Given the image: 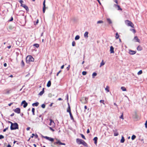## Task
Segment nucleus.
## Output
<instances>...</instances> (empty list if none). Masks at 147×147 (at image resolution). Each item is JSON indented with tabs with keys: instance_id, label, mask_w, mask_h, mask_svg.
I'll return each mask as SVG.
<instances>
[{
	"instance_id": "obj_1",
	"label": "nucleus",
	"mask_w": 147,
	"mask_h": 147,
	"mask_svg": "<svg viewBox=\"0 0 147 147\" xmlns=\"http://www.w3.org/2000/svg\"><path fill=\"white\" fill-rule=\"evenodd\" d=\"M18 128V125L17 123H15L11 124L10 126L11 130H15Z\"/></svg>"
},
{
	"instance_id": "obj_2",
	"label": "nucleus",
	"mask_w": 147,
	"mask_h": 147,
	"mask_svg": "<svg viewBox=\"0 0 147 147\" xmlns=\"http://www.w3.org/2000/svg\"><path fill=\"white\" fill-rule=\"evenodd\" d=\"M26 63H29L30 62L34 61V59L32 56L29 55L26 57Z\"/></svg>"
},
{
	"instance_id": "obj_3",
	"label": "nucleus",
	"mask_w": 147,
	"mask_h": 147,
	"mask_svg": "<svg viewBox=\"0 0 147 147\" xmlns=\"http://www.w3.org/2000/svg\"><path fill=\"white\" fill-rule=\"evenodd\" d=\"M76 141L77 143L79 144H82L84 146H86V143L84 140L82 139L77 138L76 139Z\"/></svg>"
},
{
	"instance_id": "obj_4",
	"label": "nucleus",
	"mask_w": 147,
	"mask_h": 147,
	"mask_svg": "<svg viewBox=\"0 0 147 147\" xmlns=\"http://www.w3.org/2000/svg\"><path fill=\"white\" fill-rule=\"evenodd\" d=\"M125 23L128 26H130L132 28H134V25L133 24L131 21H130L128 20H127L125 21Z\"/></svg>"
},
{
	"instance_id": "obj_5",
	"label": "nucleus",
	"mask_w": 147,
	"mask_h": 147,
	"mask_svg": "<svg viewBox=\"0 0 147 147\" xmlns=\"http://www.w3.org/2000/svg\"><path fill=\"white\" fill-rule=\"evenodd\" d=\"M133 41L134 42H138L139 43L140 42V40L138 39L137 36H135L134 37L133 39Z\"/></svg>"
},
{
	"instance_id": "obj_6",
	"label": "nucleus",
	"mask_w": 147,
	"mask_h": 147,
	"mask_svg": "<svg viewBox=\"0 0 147 147\" xmlns=\"http://www.w3.org/2000/svg\"><path fill=\"white\" fill-rule=\"evenodd\" d=\"M54 145H55L56 144H58L60 145H65V144L64 143H62L59 140H58L56 142H55L54 143Z\"/></svg>"
},
{
	"instance_id": "obj_7",
	"label": "nucleus",
	"mask_w": 147,
	"mask_h": 147,
	"mask_svg": "<svg viewBox=\"0 0 147 147\" xmlns=\"http://www.w3.org/2000/svg\"><path fill=\"white\" fill-rule=\"evenodd\" d=\"M43 137L46 139L52 142H53L54 141V139L51 137H48V136H44Z\"/></svg>"
},
{
	"instance_id": "obj_8",
	"label": "nucleus",
	"mask_w": 147,
	"mask_h": 147,
	"mask_svg": "<svg viewBox=\"0 0 147 147\" xmlns=\"http://www.w3.org/2000/svg\"><path fill=\"white\" fill-rule=\"evenodd\" d=\"M133 118L136 120L138 119V116L137 115L136 112H135L134 113V114L133 115Z\"/></svg>"
},
{
	"instance_id": "obj_9",
	"label": "nucleus",
	"mask_w": 147,
	"mask_h": 147,
	"mask_svg": "<svg viewBox=\"0 0 147 147\" xmlns=\"http://www.w3.org/2000/svg\"><path fill=\"white\" fill-rule=\"evenodd\" d=\"M136 51H134L131 50H129V53L130 55H133L136 54Z\"/></svg>"
},
{
	"instance_id": "obj_10",
	"label": "nucleus",
	"mask_w": 147,
	"mask_h": 147,
	"mask_svg": "<svg viewBox=\"0 0 147 147\" xmlns=\"http://www.w3.org/2000/svg\"><path fill=\"white\" fill-rule=\"evenodd\" d=\"M14 111L15 112L18 114H19L20 113V108H16Z\"/></svg>"
},
{
	"instance_id": "obj_11",
	"label": "nucleus",
	"mask_w": 147,
	"mask_h": 147,
	"mask_svg": "<svg viewBox=\"0 0 147 147\" xmlns=\"http://www.w3.org/2000/svg\"><path fill=\"white\" fill-rule=\"evenodd\" d=\"M22 104H24L23 105V107L24 108L26 107L28 105V103L26 102L25 100H24L22 102L21 104L22 105Z\"/></svg>"
},
{
	"instance_id": "obj_12",
	"label": "nucleus",
	"mask_w": 147,
	"mask_h": 147,
	"mask_svg": "<svg viewBox=\"0 0 147 147\" xmlns=\"http://www.w3.org/2000/svg\"><path fill=\"white\" fill-rule=\"evenodd\" d=\"M45 0L43 2V13H45V10H46V7H45Z\"/></svg>"
},
{
	"instance_id": "obj_13",
	"label": "nucleus",
	"mask_w": 147,
	"mask_h": 147,
	"mask_svg": "<svg viewBox=\"0 0 147 147\" xmlns=\"http://www.w3.org/2000/svg\"><path fill=\"white\" fill-rule=\"evenodd\" d=\"M114 7L116 8L117 7V10H120L121 11L122 10V9L120 7V6L117 4H114Z\"/></svg>"
},
{
	"instance_id": "obj_14",
	"label": "nucleus",
	"mask_w": 147,
	"mask_h": 147,
	"mask_svg": "<svg viewBox=\"0 0 147 147\" xmlns=\"http://www.w3.org/2000/svg\"><path fill=\"white\" fill-rule=\"evenodd\" d=\"M113 131L114 132V135L115 136H117L119 134L117 132V129L113 130Z\"/></svg>"
},
{
	"instance_id": "obj_15",
	"label": "nucleus",
	"mask_w": 147,
	"mask_h": 147,
	"mask_svg": "<svg viewBox=\"0 0 147 147\" xmlns=\"http://www.w3.org/2000/svg\"><path fill=\"white\" fill-rule=\"evenodd\" d=\"M114 48L112 46H111L110 48V52L111 53H114Z\"/></svg>"
},
{
	"instance_id": "obj_16",
	"label": "nucleus",
	"mask_w": 147,
	"mask_h": 147,
	"mask_svg": "<svg viewBox=\"0 0 147 147\" xmlns=\"http://www.w3.org/2000/svg\"><path fill=\"white\" fill-rule=\"evenodd\" d=\"M137 49L138 51H141L142 50V48L141 46L139 45L137 47Z\"/></svg>"
},
{
	"instance_id": "obj_17",
	"label": "nucleus",
	"mask_w": 147,
	"mask_h": 147,
	"mask_svg": "<svg viewBox=\"0 0 147 147\" xmlns=\"http://www.w3.org/2000/svg\"><path fill=\"white\" fill-rule=\"evenodd\" d=\"M44 92V88H43L42 90L38 94V95L40 96H42Z\"/></svg>"
},
{
	"instance_id": "obj_18",
	"label": "nucleus",
	"mask_w": 147,
	"mask_h": 147,
	"mask_svg": "<svg viewBox=\"0 0 147 147\" xmlns=\"http://www.w3.org/2000/svg\"><path fill=\"white\" fill-rule=\"evenodd\" d=\"M39 104V103L38 102H35V103H34L32 104V106L34 107V106L37 107L38 105Z\"/></svg>"
},
{
	"instance_id": "obj_19",
	"label": "nucleus",
	"mask_w": 147,
	"mask_h": 147,
	"mask_svg": "<svg viewBox=\"0 0 147 147\" xmlns=\"http://www.w3.org/2000/svg\"><path fill=\"white\" fill-rule=\"evenodd\" d=\"M22 7L24 8L27 11H29V9L28 7L25 4L24 5H23V6Z\"/></svg>"
},
{
	"instance_id": "obj_20",
	"label": "nucleus",
	"mask_w": 147,
	"mask_h": 147,
	"mask_svg": "<svg viewBox=\"0 0 147 147\" xmlns=\"http://www.w3.org/2000/svg\"><path fill=\"white\" fill-rule=\"evenodd\" d=\"M97 140H98V138L97 137H95L93 139V140L94 141V143L95 144H96L97 143Z\"/></svg>"
},
{
	"instance_id": "obj_21",
	"label": "nucleus",
	"mask_w": 147,
	"mask_h": 147,
	"mask_svg": "<svg viewBox=\"0 0 147 147\" xmlns=\"http://www.w3.org/2000/svg\"><path fill=\"white\" fill-rule=\"evenodd\" d=\"M88 32H86L84 34V37L85 38H87L88 37Z\"/></svg>"
},
{
	"instance_id": "obj_22",
	"label": "nucleus",
	"mask_w": 147,
	"mask_h": 147,
	"mask_svg": "<svg viewBox=\"0 0 147 147\" xmlns=\"http://www.w3.org/2000/svg\"><path fill=\"white\" fill-rule=\"evenodd\" d=\"M107 22L109 23V24H111L112 23V21L110 18H108L107 19Z\"/></svg>"
},
{
	"instance_id": "obj_23",
	"label": "nucleus",
	"mask_w": 147,
	"mask_h": 147,
	"mask_svg": "<svg viewBox=\"0 0 147 147\" xmlns=\"http://www.w3.org/2000/svg\"><path fill=\"white\" fill-rule=\"evenodd\" d=\"M125 139L124 137L123 136H122L121 139L120 141V142L122 143H123L124 142Z\"/></svg>"
},
{
	"instance_id": "obj_24",
	"label": "nucleus",
	"mask_w": 147,
	"mask_h": 147,
	"mask_svg": "<svg viewBox=\"0 0 147 147\" xmlns=\"http://www.w3.org/2000/svg\"><path fill=\"white\" fill-rule=\"evenodd\" d=\"M51 82L50 81H49L48 82V83L47 84V86L48 87H49L51 86Z\"/></svg>"
},
{
	"instance_id": "obj_25",
	"label": "nucleus",
	"mask_w": 147,
	"mask_h": 147,
	"mask_svg": "<svg viewBox=\"0 0 147 147\" xmlns=\"http://www.w3.org/2000/svg\"><path fill=\"white\" fill-rule=\"evenodd\" d=\"M67 112H69V113H70V112H71L70 107L69 106V103H68V108L67 110Z\"/></svg>"
},
{
	"instance_id": "obj_26",
	"label": "nucleus",
	"mask_w": 147,
	"mask_h": 147,
	"mask_svg": "<svg viewBox=\"0 0 147 147\" xmlns=\"http://www.w3.org/2000/svg\"><path fill=\"white\" fill-rule=\"evenodd\" d=\"M105 64V63L104 62L103 60H102L101 62L100 63V67H101L102 66L104 65Z\"/></svg>"
},
{
	"instance_id": "obj_27",
	"label": "nucleus",
	"mask_w": 147,
	"mask_h": 147,
	"mask_svg": "<svg viewBox=\"0 0 147 147\" xmlns=\"http://www.w3.org/2000/svg\"><path fill=\"white\" fill-rule=\"evenodd\" d=\"M19 2L21 4V6L22 7H23V5H24L25 4H23V1L22 0H20L19 1Z\"/></svg>"
},
{
	"instance_id": "obj_28",
	"label": "nucleus",
	"mask_w": 147,
	"mask_h": 147,
	"mask_svg": "<svg viewBox=\"0 0 147 147\" xmlns=\"http://www.w3.org/2000/svg\"><path fill=\"white\" fill-rule=\"evenodd\" d=\"M97 73L96 72L93 73L92 74V77L93 78H94L95 76L97 75Z\"/></svg>"
},
{
	"instance_id": "obj_29",
	"label": "nucleus",
	"mask_w": 147,
	"mask_h": 147,
	"mask_svg": "<svg viewBox=\"0 0 147 147\" xmlns=\"http://www.w3.org/2000/svg\"><path fill=\"white\" fill-rule=\"evenodd\" d=\"M109 87L108 86H107L106 87V88H105V90L106 91H107V92H109Z\"/></svg>"
},
{
	"instance_id": "obj_30",
	"label": "nucleus",
	"mask_w": 147,
	"mask_h": 147,
	"mask_svg": "<svg viewBox=\"0 0 147 147\" xmlns=\"http://www.w3.org/2000/svg\"><path fill=\"white\" fill-rule=\"evenodd\" d=\"M121 89L123 91H126V89L124 86H122L121 87Z\"/></svg>"
},
{
	"instance_id": "obj_31",
	"label": "nucleus",
	"mask_w": 147,
	"mask_h": 147,
	"mask_svg": "<svg viewBox=\"0 0 147 147\" xmlns=\"http://www.w3.org/2000/svg\"><path fill=\"white\" fill-rule=\"evenodd\" d=\"M50 123L49 124V125H51L53 123L54 124V121L53 120H52L51 119H50Z\"/></svg>"
},
{
	"instance_id": "obj_32",
	"label": "nucleus",
	"mask_w": 147,
	"mask_h": 147,
	"mask_svg": "<svg viewBox=\"0 0 147 147\" xmlns=\"http://www.w3.org/2000/svg\"><path fill=\"white\" fill-rule=\"evenodd\" d=\"M80 38V36L79 35H77L75 37V39L76 40H78Z\"/></svg>"
},
{
	"instance_id": "obj_33",
	"label": "nucleus",
	"mask_w": 147,
	"mask_h": 147,
	"mask_svg": "<svg viewBox=\"0 0 147 147\" xmlns=\"http://www.w3.org/2000/svg\"><path fill=\"white\" fill-rule=\"evenodd\" d=\"M33 46H35V47H36V48H38L39 47V45L38 44H35L33 45Z\"/></svg>"
},
{
	"instance_id": "obj_34",
	"label": "nucleus",
	"mask_w": 147,
	"mask_h": 147,
	"mask_svg": "<svg viewBox=\"0 0 147 147\" xmlns=\"http://www.w3.org/2000/svg\"><path fill=\"white\" fill-rule=\"evenodd\" d=\"M32 114L33 115H34V111H35V109L34 108H33L32 109Z\"/></svg>"
},
{
	"instance_id": "obj_35",
	"label": "nucleus",
	"mask_w": 147,
	"mask_h": 147,
	"mask_svg": "<svg viewBox=\"0 0 147 147\" xmlns=\"http://www.w3.org/2000/svg\"><path fill=\"white\" fill-rule=\"evenodd\" d=\"M119 35L118 34V33H117L116 34V35H115V38H116L117 39H118L119 38Z\"/></svg>"
},
{
	"instance_id": "obj_36",
	"label": "nucleus",
	"mask_w": 147,
	"mask_h": 147,
	"mask_svg": "<svg viewBox=\"0 0 147 147\" xmlns=\"http://www.w3.org/2000/svg\"><path fill=\"white\" fill-rule=\"evenodd\" d=\"M142 73V70H140L138 72L137 74L138 75H140Z\"/></svg>"
},
{
	"instance_id": "obj_37",
	"label": "nucleus",
	"mask_w": 147,
	"mask_h": 147,
	"mask_svg": "<svg viewBox=\"0 0 147 147\" xmlns=\"http://www.w3.org/2000/svg\"><path fill=\"white\" fill-rule=\"evenodd\" d=\"M120 118L122 119L123 120V113H122L121 115L119 117Z\"/></svg>"
},
{
	"instance_id": "obj_38",
	"label": "nucleus",
	"mask_w": 147,
	"mask_h": 147,
	"mask_svg": "<svg viewBox=\"0 0 147 147\" xmlns=\"http://www.w3.org/2000/svg\"><path fill=\"white\" fill-rule=\"evenodd\" d=\"M136 138V136L134 135H133L131 137V139L132 140H134Z\"/></svg>"
},
{
	"instance_id": "obj_39",
	"label": "nucleus",
	"mask_w": 147,
	"mask_h": 147,
	"mask_svg": "<svg viewBox=\"0 0 147 147\" xmlns=\"http://www.w3.org/2000/svg\"><path fill=\"white\" fill-rule=\"evenodd\" d=\"M130 30L132 31V32L134 33H135L136 32V31L135 29H130Z\"/></svg>"
},
{
	"instance_id": "obj_40",
	"label": "nucleus",
	"mask_w": 147,
	"mask_h": 147,
	"mask_svg": "<svg viewBox=\"0 0 147 147\" xmlns=\"http://www.w3.org/2000/svg\"><path fill=\"white\" fill-rule=\"evenodd\" d=\"M103 22L102 20H100L98 21L97 22V24H100V23H103Z\"/></svg>"
},
{
	"instance_id": "obj_41",
	"label": "nucleus",
	"mask_w": 147,
	"mask_h": 147,
	"mask_svg": "<svg viewBox=\"0 0 147 147\" xmlns=\"http://www.w3.org/2000/svg\"><path fill=\"white\" fill-rule=\"evenodd\" d=\"M80 135L81 136V137L84 139H85V140H86V138L84 136L83 134H80Z\"/></svg>"
},
{
	"instance_id": "obj_42",
	"label": "nucleus",
	"mask_w": 147,
	"mask_h": 147,
	"mask_svg": "<svg viewBox=\"0 0 147 147\" xmlns=\"http://www.w3.org/2000/svg\"><path fill=\"white\" fill-rule=\"evenodd\" d=\"M100 103H102L103 104L105 105L104 100H101L100 101Z\"/></svg>"
},
{
	"instance_id": "obj_43",
	"label": "nucleus",
	"mask_w": 147,
	"mask_h": 147,
	"mask_svg": "<svg viewBox=\"0 0 147 147\" xmlns=\"http://www.w3.org/2000/svg\"><path fill=\"white\" fill-rule=\"evenodd\" d=\"M87 74V72L86 71H83L82 72V74L83 75H85Z\"/></svg>"
},
{
	"instance_id": "obj_44",
	"label": "nucleus",
	"mask_w": 147,
	"mask_h": 147,
	"mask_svg": "<svg viewBox=\"0 0 147 147\" xmlns=\"http://www.w3.org/2000/svg\"><path fill=\"white\" fill-rule=\"evenodd\" d=\"M75 44H76V43H75V42L74 41H73L72 42V46H74L75 45Z\"/></svg>"
},
{
	"instance_id": "obj_45",
	"label": "nucleus",
	"mask_w": 147,
	"mask_h": 147,
	"mask_svg": "<svg viewBox=\"0 0 147 147\" xmlns=\"http://www.w3.org/2000/svg\"><path fill=\"white\" fill-rule=\"evenodd\" d=\"M21 64L23 66H24V63L23 61V60H22L21 62Z\"/></svg>"
},
{
	"instance_id": "obj_46",
	"label": "nucleus",
	"mask_w": 147,
	"mask_h": 147,
	"mask_svg": "<svg viewBox=\"0 0 147 147\" xmlns=\"http://www.w3.org/2000/svg\"><path fill=\"white\" fill-rule=\"evenodd\" d=\"M69 115H70V117L71 118V119H73V116L71 114V112H70V113H69Z\"/></svg>"
},
{
	"instance_id": "obj_47",
	"label": "nucleus",
	"mask_w": 147,
	"mask_h": 147,
	"mask_svg": "<svg viewBox=\"0 0 147 147\" xmlns=\"http://www.w3.org/2000/svg\"><path fill=\"white\" fill-rule=\"evenodd\" d=\"M41 107L43 108H44L45 107V104H43L41 105Z\"/></svg>"
},
{
	"instance_id": "obj_48",
	"label": "nucleus",
	"mask_w": 147,
	"mask_h": 147,
	"mask_svg": "<svg viewBox=\"0 0 147 147\" xmlns=\"http://www.w3.org/2000/svg\"><path fill=\"white\" fill-rule=\"evenodd\" d=\"M4 138V137L2 135H0V139H3Z\"/></svg>"
},
{
	"instance_id": "obj_49",
	"label": "nucleus",
	"mask_w": 147,
	"mask_h": 147,
	"mask_svg": "<svg viewBox=\"0 0 147 147\" xmlns=\"http://www.w3.org/2000/svg\"><path fill=\"white\" fill-rule=\"evenodd\" d=\"M145 127H146V128H147V121H146V122L145 124Z\"/></svg>"
},
{
	"instance_id": "obj_50",
	"label": "nucleus",
	"mask_w": 147,
	"mask_h": 147,
	"mask_svg": "<svg viewBox=\"0 0 147 147\" xmlns=\"http://www.w3.org/2000/svg\"><path fill=\"white\" fill-rule=\"evenodd\" d=\"M49 128L51 130L53 131H55V130L54 129H53L52 127H49Z\"/></svg>"
},
{
	"instance_id": "obj_51",
	"label": "nucleus",
	"mask_w": 147,
	"mask_h": 147,
	"mask_svg": "<svg viewBox=\"0 0 147 147\" xmlns=\"http://www.w3.org/2000/svg\"><path fill=\"white\" fill-rule=\"evenodd\" d=\"M8 127H7L6 128H5V129H3V132H5V131H6V130H7L8 129Z\"/></svg>"
},
{
	"instance_id": "obj_52",
	"label": "nucleus",
	"mask_w": 147,
	"mask_h": 147,
	"mask_svg": "<svg viewBox=\"0 0 147 147\" xmlns=\"http://www.w3.org/2000/svg\"><path fill=\"white\" fill-rule=\"evenodd\" d=\"M38 23V19H37L36 20V23L35 24H35V25L37 24Z\"/></svg>"
},
{
	"instance_id": "obj_53",
	"label": "nucleus",
	"mask_w": 147,
	"mask_h": 147,
	"mask_svg": "<svg viewBox=\"0 0 147 147\" xmlns=\"http://www.w3.org/2000/svg\"><path fill=\"white\" fill-rule=\"evenodd\" d=\"M61 71H59L57 74L56 75L57 76H58L59 75V74L60 73V72Z\"/></svg>"
},
{
	"instance_id": "obj_54",
	"label": "nucleus",
	"mask_w": 147,
	"mask_h": 147,
	"mask_svg": "<svg viewBox=\"0 0 147 147\" xmlns=\"http://www.w3.org/2000/svg\"><path fill=\"white\" fill-rule=\"evenodd\" d=\"M70 65H68V66L67 67V70H68L70 68Z\"/></svg>"
},
{
	"instance_id": "obj_55",
	"label": "nucleus",
	"mask_w": 147,
	"mask_h": 147,
	"mask_svg": "<svg viewBox=\"0 0 147 147\" xmlns=\"http://www.w3.org/2000/svg\"><path fill=\"white\" fill-rule=\"evenodd\" d=\"M114 2L116 3L117 4H118V2L117 1V0H113Z\"/></svg>"
},
{
	"instance_id": "obj_56",
	"label": "nucleus",
	"mask_w": 147,
	"mask_h": 147,
	"mask_svg": "<svg viewBox=\"0 0 147 147\" xmlns=\"http://www.w3.org/2000/svg\"><path fill=\"white\" fill-rule=\"evenodd\" d=\"M13 18L12 17L11 19L9 20V21H13Z\"/></svg>"
},
{
	"instance_id": "obj_57",
	"label": "nucleus",
	"mask_w": 147,
	"mask_h": 147,
	"mask_svg": "<svg viewBox=\"0 0 147 147\" xmlns=\"http://www.w3.org/2000/svg\"><path fill=\"white\" fill-rule=\"evenodd\" d=\"M90 132V130L89 129H87V134H88Z\"/></svg>"
},
{
	"instance_id": "obj_58",
	"label": "nucleus",
	"mask_w": 147,
	"mask_h": 147,
	"mask_svg": "<svg viewBox=\"0 0 147 147\" xmlns=\"http://www.w3.org/2000/svg\"><path fill=\"white\" fill-rule=\"evenodd\" d=\"M30 129V127H28L26 128V130L27 131L29 130Z\"/></svg>"
},
{
	"instance_id": "obj_59",
	"label": "nucleus",
	"mask_w": 147,
	"mask_h": 147,
	"mask_svg": "<svg viewBox=\"0 0 147 147\" xmlns=\"http://www.w3.org/2000/svg\"><path fill=\"white\" fill-rule=\"evenodd\" d=\"M34 134H32V136L31 137V138H33V137H34Z\"/></svg>"
},
{
	"instance_id": "obj_60",
	"label": "nucleus",
	"mask_w": 147,
	"mask_h": 147,
	"mask_svg": "<svg viewBox=\"0 0 147 147\" xmlns=\"http://www.w3.org/2000/svg\"><path fill=\"white\" fill-rule=\"evenodd\" d=\"M4 66L5 67L7 66V64L6 63L4 64Z\"/></svg>"
},
{
	"instance_id": "obj_61",
	"label": "nucleus",
	"mask_w": 147,
	"mask_h": 147,
	"mask_svg": "<svg viewBox=\"0 0 147 147\" xmlns=\"http://www.w3.org/2000/svg\"><path fill=\"white\" fill-rule=\"evenodd\" d=\"M58 100H62V99L61 98H59L58 99Z\"/></svg>"
},
{
	"instance_id": "obj_62",
	"label": "nucleus",
	"mask_w": 147,
	"mask_h": 147,
	"mask_svg": "<svg viewBox=\"0 0 147 147\" xmlns=\"http://www.w3.org/2000/svg\"><path fill=\"white\" fill-rule=\"evenodd\" d=\"M7 147H11V146L10 144H9L7 145Z\"/></svg>"
},
{
	"instance_id": "obj_63",
	"label": "nucleus",
	"mask_w": 147,
	"mask_h": 147,
	"mask_svg": "<svg viewBox=\"0 0 147 147\" xmlns=\"http://www.w3.org/2000/svg\"><path fill=\"white\" fill-rule=\"evenodd\" d=\"M11 46L10 45V46H8L7 47L8 49H9L11 48Z\"/></svg>"
},
{
	"instance_id": "obj_64",
	"label": "nucleus",
	"mask_w": 147,
	"mask_h": 147,
	"mask_svg": "<svg viewBox=\"0 0 147 147\" xmlns=\"http://www.w3.org/2000/svg\"><path fill=\"white\" fill-rule=\"evenodd\" d=\"M53 104V103H52L50 105V107H51L52 106Z\"/></svg>"
}]
</instances>
